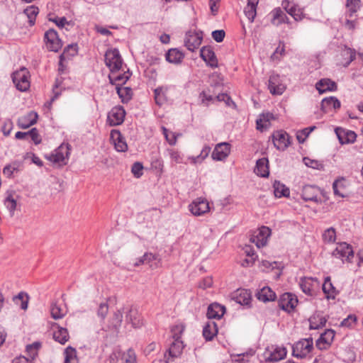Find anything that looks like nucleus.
<instances>
[{
	"label": "nucleus",
	"mask_w": 363,
	"mask_h": 363,
	"mask_svg": "<svg viewBox=\"0 0 363 363\" xmlns=\"http://www.w3.org/2000/svg\"><path fill=\"white\" fill-rule=\"evenodd\" d=\"M69 155L70 145L69 144H62L50 155H45V158L53 164L61 166L67 164Z\"/></svg>",
	"instance_id": "1"
},
{
	"label": "nucleus",
	"mask_w": 363,
	"mask_h": 363,
	"mask_svg": "<svg viewBox=\"0 0 363 363\" xmlns=\"http://www.w3.org/2000/svg\"><path fill=\"white\" fill-rule=\"evenodd\" d=\"M12 80L16 88L20 91H26L30 88V72L26 67L14 72Z\"/></svg>",
	"instance_id": "2"
},
{
	"label": "nucleus",
	"mask_w": 363,
	"mask_h": 363,
	"mask_svg": "<svg viewBox=\"0 0 363 363\" xmlns=\"http://www.w3.org/2000/svg\"><path fill=\"white\" fill-rule=\"evenodd\" d=\"M313 349V342L311 337L301 339L292 346V354L300 359L305 358Z\"/></svg>",
	"instance_id": "3"
},
{
	"label": "nucleus",
	"mask_w": 363,
	"mask_h": 363,
	"mask_svg": "<svg viewBox=\"0 0 363 363\" xmlns=\"http://www.w3.org/2000/svg\"><path fill=\"white\" fill-rule=\"evenodd\" d=\"M182 326L177 325L172 329V337L174 341L170 345L168 350L170 357L174 358L178 357L182 352L184 348L183 342L180 340V334L183 332Z\"/></svg>",
	"instance_id": "4"
},
{
	"label": "nucleus",
	"mask_w": 363,
	"mask_h": 363,
	"mask_svg": "<svg viewBox=\"0 0 363 363\" xmlns=\"http://www.w3.org/2000/svg\"><path fill=\"white\" fill-rule=\"evenodd\" d=\"M105 63L111 72L119 71L123 64L119 50L116 48L108 50L105 54Z\"/></svg>",
	"instance_id": "5"
},
{
	"label": "nucleus",
	"mask_w": 363,
	"mask_h": 363,
	"mask_svg": "<svg viewBox=\"0 0 363 363\" xmlns=\"http://www.w3.org/2000/svg\"><path fill=\"white\" fill-rule=\"evenodd\" d=\"M44 41L47 49L52 52H58L62 46V41L54 29H49L45 33Z\"/></svg>",
	"instance_id": "6"
},
{
	"label": "nucleus",
	"mask_w": 363,
	"mask_h": 363,
	"mask_svg": "<svg viewBox=\"0 0 363 363\" xmlns=\"http://www.w3.org/2000/svg\"><path fill=\"white\" fill-rule=\"evenodd\" d=\"M271 235V229L267 226H262L252 235L250 241L259 248L267 245Z\"/></svg>",
	"instance_id": "7"
},
{
	"label": "nucleus",
	"mask_w": 363,
	"mask_h": 363,
	"mask_svg": "<svg viewBox=\"0 0 363 363\" xmlns=\"http://www.w3.org/2000/svg\"><path fill=\"white\" fill-rule=\"evenodd\" d=\"M297 296L292 293H284L279 298V306L283 311L290 313L294 310L298 303Z\"/></svg>",
	"instance_id": "8"
},
{
	"label": "nucleus",
	"mask_w": 363,
	"mask_h": 363,
	"mask_svg": "<svg viewBox=\"0 0 363 363\" xmlns=\"http://www.w3.org/2000/svg\"><path fill=\"white\" fill-rule=\"evenodd\" d=\"M189 210L196 216H202L210 210L208 201L204 198H197L189 205Z\"/></svg>",
	"instance_id": "9"
},
{
	"label": "nucleus",
	"mask_w": 363,
	"mask_h": 363,
	"mask_svg": "<svg viewBox=\"0 0 363 363\" xmlns=\"http://www.w3.org/2000/svg\"><path fill=\"white\" fill-rule=\"evenodd\" d=\"M272 137L274 147L279 150H285L291 144L290 137L284 130H277Z\"/></svg>",
	"instance_id": "10"
},
{
	"label": "nucleus",
	"mask_w": 363,
	"mask_h": 363,
	"mask_svg": "<svg viewBox=\"0 0 363 363\" xmlns=\"http://www.w3.org/2000/svg\"><path fill=\"white\" fill-rule=\"evenodd\" d=\"M333 255L342 262H351V259L354 257V252L351 245L346 242L339 244L335 250L333 252Z\"/></svg>",
	"instance_id": "11"
},
{
	"label": "nucleus",
	"mask_w": 363,
	"mask_h": 363,
	"mask_svg": "<svg viewBox=\"0 0 363 363\" xmlns=\"http://www.w3.org/2000/svg\"><path fill=\"white\" fill-rule=\"evenodd\" d=\"M125 111L121 106H114L108 113L107 122L111 126L121 125L125 118Z\"/></svg>",
	"instance_id": "12"
},
{
	"label": "nucleus",
	"mask_w": 363,
	"mask_h": 363,
	"mask_svg": "<svg viewBox=\"0 0 363 363\" xmlns=\"http://www.w3.org/2000/svg\"><path fill=\"white\" fill-rule=\"evenodd\" d=\"M300 287L302 291L308 296H314L316 290L320 286V282L317 278L303 277L301 279Z\"/></svg>",
	"instance_id": "13"
},
{
	"label": "nucleus",
	"mask_w": 363,
	"mask_h": 363,
	"mask_svg": "<svg viewBox=\"0 0 363 363\" xmlns=\"http://www.w3.org/2000/svg\"><path fill=\"white\" fill-rule=\"evenodd\" d=\"M202 39V32L189 31L185 35L184 45L189 50L194 52L201 45Z\"/></svg>",
	"instance_id": "14"
},
{
	"label": "nucleus",
	"mask_w": 363,
	"mask_h": 363,
	"mask_svg": "<svg viewBox=\"0 0 363 363\" xmlns=\"http://www.w3.org/2000/svg\"><path fill=\"white\" fill-rule=\"evenodd\" d=\"M322 192L321 189L314 185H306L303 187L301 197L306 201H313L316 203H321L318 195Z\"/></svg>",
	"instance_id": "15"
},
{
	"label": "nucleus",
	"mask_w": 363,
	"mask_h": 363,
	"mask_svg": "<svg viewBox=\"0 0 363 363\" xmlns=\"http://www.w3.org/2000/svg\"><path fill=\"white\" fill-rule=\"evenodd\" d=\"M268 89L273 95H281L286 89V86L282 83L280 76L276 74L270 75Z\"/></svg>",
	"instance_id": "16"
},
{
	"label": "nucleus",
	"mask_w": 363,
	"mask_h": 363,
	"mask_svg": "<svg viewBox=\"0 0 363 363\" xmlns=\"http://www.w3.org/2000/svg\"><path fill=\"white\" fill-rule=\"evenodd\" d=\"M230 153V145L228 143H220L216 145L211 157L216 161L225 160Z\"/></svg>",
	"instance_id": "17"
},
{
	"label": "nucleus",
	"mask_w": 363,
	"mask_h": 363,
	"mask_svg": "<svg viewBox=\"0 0 363 363\" xmlns=\"http://www.w3.org/2000/svg\"><path fill=\"white\" fill-rule=\"evenodd\" d=\"M200 56L208 66L211 67V68H216L218 67V59L211 47H203L200 50Z\"/></svg>",
	"instance_id": "18"
},
{
	"label": "nucleus",
	"mask_w": 363,
	"mask_h": 363,
	"mask_svg": "<svg viewBox=\"0 0 363 363\" xmlns=\"http://www.w3.org/2000/svg\"><path fill=\"white\" fill-rule=\"evenodd\" d=\"M111 139L112 140L114 147L117 152H125L128 150V145L125 138L118 130H112L111 131Z\"/></svg>",
	"instance_id": "19"
},
{
	"label": "nucleus",
	"mask_w": 363,
	"mask_h": 363,
	"mask_svg": "<svg viewBox=\"0 0 363 363\" xmlns=\"http://www.w3.org/2000/svg\"><path fill=\"white\" fill-rule=\"evenodd\" d=\"M232 299L242 306H250L252 301L251 293L249 290L239 289L232 294Z\"/></svg>",
	"instance_id": "20"
},
{
	"label": "nucleus",
	"mask_w": 363,
	"mask_h": 363,
	"mask_svg": "<svg viewBox=\"0 0 363 363\" xmlns=\"http://www.w3.org/2000/svg\"><path fill=\"white\" fill-rule=\"evenodd\" d=\"M335 131L340 143L342 145L353 143L356 140L357 135L352 130L336 128Z\"/></svg>",
	"instance_id": "21"
},
{
	"label": "nucleus",
	"mask_w": 363,
	"mask_h": 363,
	"mask_svg": "<svg viewBox=\"0 0 363 363\" xmlns=\"http://www.w3.org/2000/svg\"><path fill=\"white\" fill-rule=\"evenodd\" d=\"M225 312V308L218 303H213L209 305L208 307L206 316L208 320L213 319H220Z\"/></svg>",
	"instance_id": "22"
},
{
	"label": "nucleus",
	"mask_w": 363,
	"mask_h": 363,
	"mask_svg": "<svg viewBox=\"0 0 363 363\" xmlns=\"http://www.w3.org/2000/svg\"><path fill=\"white\" fill-rule=\"evenodd\" d=\"M125 322L132 325L134 328H139L143 325V320L138 311L130 308L125 315Z\"/></svg>",
	"instance_id": "23"
},
{
	"label": "nucleus",
	"mask_w": 363,
	"mask_h": 363,
	"mask_svg": "<svg viewBox=\"0 0 363 363\" xmlns=\"http://www.w3.org/2000/svg\"><path fill=\"white\" fill-rule=\"evenodd\" d=\"M315 88L320 94L327 91H334L337 89V84L328 78H324L319 80L316 84Z\"/></svg>",
	"instance_id": "24"
},
{
	"label": "nucleus",
	"mask_w": 363,
	"mask_h": 363,
	"mask_svg": "<svg viewBox=\"0 0 363 363\" xmlns=\"http://www.w3.org/2000/svg\"><path fill=\"white\" fill-rule=\"evenodd\" d=\"M335 337V331L333 330H327L321 334L320 338L316 342V346L320 350L326 349L333 342Z\"/></svg>",
	"instance_id": "25"
},
{
	"label": "nucleus",
	"mask_w": 363,
	"mask_h": 363,
	"mask_svg": "<svg viewBox=\"0 0 363 363\" xmlns=\"http://www.w3.org/2000/svg\"><path fill=\"white\" fill-rule=\"evenodd\" d=\"M38 116L34 111H30L27 114L20 117L18 120V125L21 128L26 129L36 123Z\"/></svg>",
	"instance_id": "26"
},
{
	"label": "nucleus",
	"mask_w": 363,
	"mask_h": 363,
	"mask_svg": "<svg viewBox=\"0 0 363 363\" xmlns=\"http://www.w3.org/2000/svg\"><path fill=\"white\" fill-rule=\"evenodd\" d=\"M270 15L272 16L271 22L274 26H279L281 23H289V18L279 7L274 9L271 11Z\"/></svg>",
	"instance_id": "27"
},
{
	"label": "nucleus",
	"mask_w": 363,
	"mask_h": 363,
	"mask_svg": "<svg viewBox=\"0 0 363 363\" xmlns=\"http://www.w3.org/2000/svg\"><path fill=\"white\" fill-rule=\"evenodd\" d=\"M218 333V326L214 320H208L203 328V336L207 341L212 340Z\"/></svg>",
	"instance_id": "28"
},
{
	"label": "nucleus",
	"mask_w": 363,
	"mask_h": 363,
	"mask_svg": "<svg viewBox=\"0 0 363 363\" xmlns=\"http://www.w3.org/2000/svg\"><path fill=\"white\" fill-rule=\"evenodd\" d=\"M340 107V101L334 96L327 97L322 100L321 109L328 113L332 110H336Z\"/></svg>",
	"instance_id": "29"
},
{
	"label": "nucleus",
	"mask_w": 363,
	"mask_h": 363,
	"mask_svg": "<svg viewBox=\"0 0 363 363\" xmlns=\"http://www.w3.org/2000/svg\"><path fill=\"white\" fill-rule=\"evenodd\" d=\"M268 163L269 161L266 157L259 159L256 162L255 173L261 177H267L269 174Z\"/></svg>",
	"instance_id": "30"
},
{
	"label": "nucleus",
	"mask_w": 363,
	"mask_h": 363,
	"mask_svg": "<svg viewBox=\"0 0 363 363\" xmlns=\"http://www.w3.org/2000/svg\"><path fill=\"white\" fill-rule=\"evenodd\" d=\"M130 74L128 72H123V74H117L116 72H111L108 75L110 83L115 84L116 86H122L130 78Z\"/></svg>",
	"instance_id": "31"
},
{
	"label": "nucleus",
	"mask_w": 363,
	"mask_h": 363,
	"mask_svg": "<svg viewBox=\"0 0 363 363\" xmlns=\"http://www.w3.org/2000/svg\"><path fill=\"white\" fill-rule=\"evenodd\" d=\"M286 349L284 347L277 346L272 352H269V356L267 357V362H277L283 359L286 356Z\"/></svg>",
	"instance_id": "32"
},
{
	"label": "nucleus",
	"mask_w": 363,
	"mask_h": 363,
	"mask_svg": "<svg viewBox=\"0 0 363 363\" xmlns=\"http://www.w3.org/2000/svg\"><path fill=\"white\" fill-rule=\"evenodd\" d=\"M322 289L327 299H335L338 294V291L333 285L330 277L325 278V281L323 284Z\"/></svg>",
	"instance_id": "33"
},
{
	"label": "nucleus",
	"mask_w": 363,
	"mask_h": 363,
	"mask_svg": "<svg viewBox=\"0 0 363 363\" xmlns=\"http://www.w3.org/2000/svg\"><path fill=\"white\" fill-rule=\"evenodd\" d=\"M165 57L169 63L179 64L182 62L184 54L177 48H172L166 53Z\"/></svg>",
	"instance_id": "34"
},
{
	"label": "nucleus",
	"mask_w": 363,
	"mask_h": 363,
	"mask_svg": "<svg viewBox=\"0 0 363 363\" xmlns=\"http://www.w3.org/2000/svg\"><path fill=\"white\" fill-rule=\"evenodd\" d=\"M259 0H247V4L244 9V13L250 23H252L257 15V6Z\"/></svg>",
	"instance_id": "35"
},
{
	"label": "nucleus",
	"mask_w": 363,
	"mask_h": 363,
	"mask_svg": "<svg viewBox=\"0 0 363 363\" xmlns=\"http://www.w3.org/2000/svg\"><path fill=\"white\" fill-rule=\"evenodd\" d=\"M274 119V117L271 113H262L256 121L257 129L262 131L264 129L267 128L270 125V121Z\"/></svg>",
	"instance_id": "36"
},
{
	"label": "nucleus",
	"mask_w": 363,
	"mask_h": 363,
	"mask_svg": "<svg viewBox=\"0 0 363 363\" xmlns=\"http://www.w3.org/2000/svg\"><path fill=\"white\" fill-rule=\"evenodd\" d=\"M257 297L259 301L263 302L274 301L277 296L276 294L269 286H264L257 293Z\"/></svg>",
	"instance_id": "37"
},
{
	"label": "nucleus",
	"mask_w": 363,
	"mask_h": 363,
	"mask_svg": "<svg viewBox=\"0 0 363 363\" xmlns=\"http://www.w3.org/2000/svg\"><path fill=\"white\" fill-rule=\"evenodd\" d=\"M51 316L54 319L62 318L67 313V310L62 306V304H59L57 302L52 303L50 307Z\"/></svg>",
	"instance_id": "38"
},
{
	"label": "nucleus",
	"mask_w": 363,
	"mask_h": 363,
	"mask_svg": "<svg viewBox=\"0 0 363 363\" xmlns=\"http://www.w3.org/2000/svg\"><path fill=\"white\" fill-rule=\"evenodd\" d=\"M274 196L277 198L289 196L290 191L284 184L279 181H275L273 184Z\"/></svg>",
	"instance_id": "39"
},
{
	"label": "nucleus",
	"mask_w": 363,
	"mask_h": 363,
	"mask_svg": "<svg viewBox=\"0 0 363 363\" xmlns=\"http://www.w3.org/2000/svg\"><path fill=\"white\" fill-rule=\"evenodd\" d=\"M116 92L123 103H128L132 98L133 91L130 87L116 86Z\"/></svg>",
	"instance_id": "40"
},
{
	"label": "nucleus",
	"mask_w": 363,
	"mask_h": 363,
	"mask_svg": "<svg viewBox=\"0 0 363 363\" xmlns=\"http://www.w3.org/2000/svg\"><path fill=\"white\" fill-rule=\"evenodd\" d=\"M167 91V88H164L163 86H160L156 88L154 90V96L155 103L161 106L167 101L166 92Z\"/></svg>",
	"instance_id": "41"
},
{
	"label": "nucleus",
	"mask_w": 363,
	"mask_h": 363,
	"mask_svg": "<svg viewBox=\"0 0 363 363\" xmlns=\"http://www.w3.org/2000/svg\"><path fill=\"white\" fill-rule=\"evenodd\" d=\"M157 259V256L151 252H146L142 257L137 259V261L135 262L134 266L138 267L140 264H149L150 267H153V264L152 262Z\"/></svg>",
	"instance_id": "42"
},
{
	"label": "nucleus",
	"mask_w": 363,
	"mask_h": 363,
	"mask_svg": "<svg viewBox=\"0 0 363 363\" xmlns=\"http://www.w3.org/2000/svg\"><path fill=\"white\" fill-rule=\"evenodd\" d=\"M199 99L201 104L204 106H208L216 102V98L211 94L210 90L201 91L199 94Z\"/></svg>",
	"instance_id": "43"
},
{
	"label": "nucleus",
	"mask_w": 363,
	"mask_h": 363,
	"mask_svg": "<svg viewBox=\"0 0 363 363\" xmlns=\"http://www.w3.org/2000/svg\"><path fill=\"white\" fill-rule=\"evenodd\" d=\"M53 338L55 341L64 345L69 340V333L66 328H59L57 330L53 333Z\"/></svg>",
	"instance_id": "44"
},
{
	"label": "nucleus",
	"mask_w": 363,
	"mask_h": 363,
	"mask_svg": "<svg viewBox=\"0 0 363 363\" xmlns=\"http://www.w3.org/2000/svg\"><path fill=\"white\" fill-rule=\"evenodd\" d=\"M326 319L323 316L317 315H313L309 319L310 329L317 330L325 326Z\"/></svg>",
	"instance_id": "45"
},
{
	"label": "nucleus",
	"mask_w": 363,
	"mask_h": 363,
	"mask_svg": "<svg viewBox=\"0 0 363 363\" xmlns=\"http://www.w3.org/2000/svg\"><path fill=\"white\" fill-rule=\"evenodd\" d=\"M24 13L28 18V23L30 26H33L35 22V18L38 14L39 9L35 6H29L24 10Z\"/></svg>",
	"instance_id": "46"
},
{
	"label": "nucleus",
	"mask_w": 363,
	"mask_h": 363,
	"mask_svg": "<svg viewBox=\"0 0 363 363\" xmlns=\"http://www.w3.org/2000/svg\"><path fill=\"white\" fill-rule=\"evenodd\" d=\"M29 297L25 292H20L17 296L13 297V301L16 305H19L20 308L23 310H26L28 308Z\"/></svg>",
	"instance_id": "47"
},
{
	"label": "nucleus",
	"mask_w": 363,
	"mask_h": 363,
	"mask_svg": "<svg viewBox=\"0 0 363 363\" xmlns=\"http://www.w3.org/2000/svg\"><path fill=\"white\" fill-rule=\"evenodd\" d=\"M64 363H78L77 351L74 347H67L64 352Z\"/></svg>",
	"instance_id": "48"
},
{
	"label": "nucleus",
	"mask_w": 363,
	"mask_h": 363,
	"mask_svg": "<svg viewBox=\"0 0 363 363\" xmlns=\"http://www.w3.org/2000/svg\"><path fill=\"white\" fill-rule=\"evenodd\" d=\"M4 203L6 208L9 211L10 216H13L15 210L16 208L17 202L16 200L13 198V196L11 193L8 194V195L4 199Z\"/></svg>",
	"instance_id": "49"
},
{
	"label": "nucleus",
	"mask_w": 363,
	"mask_h": 363,
	"mask_svg": "<svg viewBox=\"0 0 363 363\" xmlns=\"http://www.w3.org/2000/svg\"><path fill=\"white\" fill-rule=\"evenodd\" d=\"M123 320V314L121 311H117L114 312L113 316L110 320L109 328H112L115 330H118L121 327V323Z\"/></svg>",
	"instance_id": "50"
},
{
	"label": "nucleus",
	"mask_w": 363,
	"mask_h": 363,
	"mask_svg": "<svg viewBox=\"0 0 363 363\" xmlns=\"http://www.w3.org/2000/svg\"><path fill=\"white\" fill-rule=\"evenodd\" d=\"M41 347V344L39 342H35L30 345L26 346V352L28 357L30 360H33L38 356V350Z\"/></svg>",
	"instance_id": "51"
},
{
	"label": "nucleus",
	"mask_w": 363,
	"mask_h": 363,
	"mask_svg": "<svg viewBox=\"0 0 363 363\" xmlns=\"http://www.w3.org/2000/svg\"><path fill=\"white\" fill-rule=\"evenodd\" d=\"M342 56L346 60L345 66H348L351 62H352L356 57V52L354 49L350 48L347 46H344L342 49Z\"/></svg>",
	"instance_id": "52"
},
{
	"label": "nucleus",
	"mask_w": 363,
	"mask_h": 363,
	"mask_svg": "<svg viewBox=\"0 0 363 363\" xmlns=\"http://www.w3.org/2000/svg\"><path fill=\"white\" fill-rule=\"evenodd\" d=\"M346 6L348 9V16L352 18L353 15L360 9V0H347Z\"/></svg>",
	"instance_id": "53"
},
{
	"label": "nucleus",
	"mask_w": 363,
	"mask_h": 363,
	"mask_svg": "<svg viewBox=\"0 0 363 363\" xmlns=\"http://www.w3.org/2000/svg\"><path fill=\"white\" fill-rule=\"evenodd\" d=\"M78 52L77 44L68 45L65 49L63 52L61 54V60L62 58L70 59L72 57L75 56Z\"/></svg>",
	"instance_id": "54"
},
{
	"label": "nucleus",
	"mask_w": 363,
	"mask_h": 363,
	"mask_svg": "<svg viewBox=\"0 0 363 363\" xmlns=\"http://www.w3.org/2000/svg\"><path fill=\"white\" fill-rule=\"evenodd\" d=\"M167 152L172 164L183 163L184 156L179 151L174 149L169 148L167 150Z\"/></svg>",
	"instance_id": "55"
},
{
	"label": "nucleus",
	"mask_w": 363,
	"mask_h": 363,
	"mask_svg": "<svg viewBox=\"0 0 363 363\" xmlns=\"http://www.w3.org/2000/svg\"><path fill=\"white\" fill-rule=\"evenodd\" d=\"M19 170V163L15 162L11 164L6 165L3 169V174L7 178H11L15 172Z\"/></svg>",
	"instance_id": "56"
},
{
	"label": "nucleus",
	"mask_w": 363,
	"mask_h": 363,
	"mask_svg": "<svg viewBox=\"0 0 363 363\" xmlns=\"http://www.w3.org/2000/svg\"><path fill=\"white\" fill-rule=\"evenodd\" d=\"M344 179H337L333 184V189L335 195L338 196L341 198L345 196V192L342 191Z\"/></svg>",
	"instance_id": "57"
},
{
	"label": "nucleus",
	"mask_w": 363,
	"mask_h": 363,
	"mask_svg": "<svg viewBox=\"0 0 363 363\" xmlns=\"http://www.w3.org/2000/svg\"><path fill=\"white\" fill-rule=\"evenodd\" d=\"M336 233L333 228H330L325 230L323 234L324 241L328 242H333L335 240Z\"/></svg>",
	"instance_id": "58"
},
{
	"label": "nucleus",
	"mask_w": 363,
	"mask_h": 363,
	"mask_svg": "<svg viewBox=\"0 0 363 363\" xmlns=\"http://www.w3.org/2000/svg\"><path fill=\"white\" fill-rule=\"evenodd\" d=\"M303 162L306 166L313 169H319L322 167V164L319 161L307 157H303Z\"/></svg>",
	"instance_id": "59"
},
{
	"label": "nucleus",
	"mask_w": 363,
	"mask_h": 363,
	"mask_svg": "<svg viewBox=\"0 0 363 363\" xmlns=\"http://www.w3.org/2000/svg\"><path fill=\"white\" fill-rule=\"evenodd\" d=\"M122 359L124 361V363H135L136 355L134 350L129 349L123 354Z\"/></svg>",
	"instance_id": "60"
},
{
	"label": "nucleus",
	"mask_w": 363,
	"mask_h": 363,
	"mask_svg": "<svg viewBox=\"0 0 363 363\" xmlns=\"http://www.w3.org/2000/svg\"><path fill=\"white\" fill-rule=\"evenodd\" d=\"M143 166L142 163H140L139 162H136L133 163V164L132 165L131 172L133 173L134 177L136 178H140L143 175Z\"/></svg>",
	"instance_id": "61"
},
{
	"label": "nucleus",
	"mask_w": 363,
	"mask_h": 363,
	"mask_svg": "<svg viewBox=\"0 0 363 363\" xmlns=\"http://www.w3.org/2000/svg\"><path fill=\"white\" fill-rule=\"evenodd\" d=\"M108 311V306L106 303H102L99 305L97 315L100 317L103 320L105 319Z\"/></svg>",
	"instance_id": "62"
},
{
	"label": "nucleus",
	"mask_w": 363,
	"mask_h": 363,
	"mask_svg": "<svg viewBox=\"0 0 363 363\" xmlns=\"http://www.w3.org/2000/svg\"><path fill=\"white\" fill-rule=\"evenodd\" d=\"M28 137H30L35 145H38L40 143L41 138L40 137V135L38 134V130L35 128H32L28 132Z\"/></svg>",
	"instance_id": "63"
},
{
	"label": "nucleus",
	"mask_w": 363,
	"mask_h": 363,
	"mask_svg": "<svg viewBox=\"0 0 363 363\" xmlns=\"http://www.w3.org/2000/svg\"><path fill=\"white\" fill-rule=\"evenodd\" d=\"M284 52H285L284 44V43L280 42L279 46L277 48V49L275 50V51L274 52V53L272 54L271 57L273 60H275V59L279 60V56H282L283 55H284Z\"/></svg>",
	"instance_id": "64"
}]
</instances>
